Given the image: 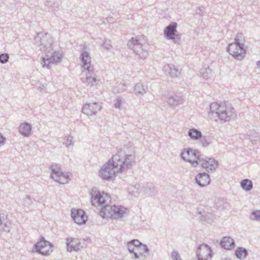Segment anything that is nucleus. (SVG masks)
<instances>
[{"label": "nucleus", "mask_w": 260, "mask_h": 260, "mask_svg": "<svg viewBox=\"0 0 260 260\" xmlns=\"http://www.w3.org/2000/svg\"><path fill=\"white\" fill-rule=\"evenodd\" d=\"M135 158L134 151H129L127 146H124L113 155L112 161L109 160L103 166L100 171V176L104 180H110L116 173L122 172L134 165Z\"/></svg>", "instance_id": "nucleus-1"}, {"label": "nucleus", "mask_w": 260, "mask_h": 260, "mask_svg": "<svg viewBox=\"0 0 260 260\" xmlns=\"http://www.w3.org/2000/svg\"><path fill=\"white\" fill-rule=\"evenodd\" d=\"M208 115L211 119L216 121L219 120L222 123L235 119L237 117V114L234 109L230 105H228L225 103L218 104L217 103H212L211 104Z\"/></svg>", "instance_id": "nucleus-2"}, {"label": "nucleus", "mask_w": 260, "mask_h": 260, "mask_svg": "<svg viewBox=\"0 0 260 260\" xmlns=\"http://www.w3.org/2000/svg\"><path fill=\"white\" fill-rule=\"evenodd\" d=\"M128 48L133 50L142 59H145L148 55L146 50L147 45L144 36H138L136 38H132L127 42Z\"/></svg>", "instance_id": "nucleus-3"}, {"label": "nucleus", "mask_w": 260, "mask_h": 260, "mask_svg": "<svg viewBox=\"0 0 260 260\" xmlns=\"http://www.w3.org/2000/svg\"><path fill=\"white\" fill-rule=\"evenodd\" d=\"M126 211V209L121 206L108 205L101 208L100 214L103 218L118 219L123 217Z\"/></svg>", "instance_id": "nucleus-4"}, {"label": "nucleus", "mask_w": 260, "mask_h": 260, "mask_svg": "<svg viewBox=\"0 0 260 260\" xmlns=\"http://www.w3.org/2000/svg\"><path fill=\"white\" fill-rule=\"evenodd\" d=\"M91 203L94 206H100L101 208L108 206L111 201L109 194L99 190L92 189L91 193Z\"/></svg>", "instance_id": "nucleus-5"}, {"label": "nucleus", "mask_w": 260, "mask_h": 260, "mask_svg": "<svg viewBox=\"0 0 260 260\" xmlns=\"http://www.w3.org/2000/svg\"><path fill=\"white\" fill-rule=\"evenodd\" d=\"M201 154L198 150L190 148H184L180 154V156L184 160L189 162L192 167L198 166V159H200Z\"/></svg>", "instance_id": "nucleus-6"}, {"label": "nucleus", "mask_w": 260, "mask_h": 260, "mask_svg": "<svg viewBox=\"0 0 260 260\" xmlns=\"http://www.w3.org/2000/svg\"><path fill=\"white\" fill-rule=\"evenodd\" d=\"M227 51L235 58L238 60L242 59L246 54V49L244 46L233 42L229 45L226 48Z\"/></svg>", "instance_id": "nucleus-7"}, {"label": "nucleus", "mask_w": 260, "mask_h": 260, "mask_svg": "<svg viewBox=\"0 0 260 260\" xmlns=\"http://www.w3.org/2000/svg\"><path fill=\"white\" fill-rule=\"evenodd\" d=\"M50 168L51 169V177L54 181L60 184L68 183L69 181L68 173L62 172L60 168L57 167L56 165H52Z\"/></svg>", "instance_id": "nucleus-8"}, {"label": "nucleus", "mask_w": 260, "mask_h": 260, "mask_svg": "<svg viewBox=\"0 0 260 260\" xmlns=\"http://www.w3.org/2000/svg\"><path fill=\"white\" fill-rule=\"evenodd\" d=\"M176 22H171L164 30V36L168 40H172L174 43H177L180 40V36L176 34Z\"/></svg>", "instance_id": "nucleus-9"}, {"label": "nucleus", "mask_w": 260, "mask_h": 260, "mask_svg": "<svg viewBox=\"0 0 260 260\" xmlns=\"http://www.w3.org/2000/svg\"><path fill=\"white\" fill-rule=\"evenodd\" d=\"M198 166L200 165L203 168L206 169L209 172V171L215 170L217 167L218 162L212 158H207L201 155L199 159H198Z\"/></svg>", "instance_id": "nucleus-10"}, {"label": "nucleus", "mask_w": 260, "mask_h": 260, "mask_svg": "<svg viewBox=\"0 0 260 260\" xmlns=\"http://www.w3.org/2000/svg\"><path fill=\"white\" fill-rule=\"evenodd\" d=\"M80 59L82 63V68L83 69L82 72L86 71L91 72L93 67L91 64V57L89 53L86 50H82L80 55Z\"/></svg>", "instance_id": "nucleus-11"}, {"label": "nucleus", "mask_w": 260, "mask_h": 260, "mask_svg": "<svg viewBox=\"0 0 260 260\" xmlns=\"http://www.w3.org/2000/svg\"><path fill=\"white\" fill-rule=\"evenodd\" d=\"M212 250L207 244H203L199 246L197 250V254L199 260H207L211 258Z\"/></svg>", "instance_id": "nucleus-12"}, {"label": "nucleus", "mask_w": 260, "mask_h": 260, "mask_svg": "<svg viewBox=\"0 0 260 260\" xmlns=\"http://www.w3.org/2000/svg\"><path fill=\"white\" fill-rule=\"evenodd\" d=\"M71 216L74 222L78 224H84L87 220V216L85 214V212L80 209H72Z\"/></svg>", "instance_id": "nucleus-13"}, {"label": "nucleus", "mask_w": 260, "mask_h": 260, "mask_svg": "<svg viewBox=\"0 0 260 260\" xmlns=\"http://www.w3.org/2000/svg\"><path fill=\"white\" fill-rule=\"evenodd\" d=\"M101 108V104L98 103L94 102L86 104L82 107V112L88 116H92L100 111Z\"/></svg>", "instance_id": "nucleus-14"}, {"label": "nucleus", "mask_w": 260, "mask_h": 260, "mask_svg": "<svg viewBox=\"0 0 260 260\" xmlns=\"http://www.w3.org/2000/svg\"><path fill=\"white\" fill-rule=\"evenodd\" d=\"M67 248L69 252L78 251L85 246L84 242H77V239L76 238H67Z\"/></svg>", "instance_id": "nucleus-15"}, {"label": "nucleus", "mask_w": 260, "mask_h": 260, "mask_svg": "<svg viewBox=\"0 0 260 260\" xmlns=\"http://www.w3.org/2000/svg\"><path fill=\"white\" fill-rule=\"evenodd\" d=\"M36 43H40V45L42 46L40 48V50L46 51V45L49 44L51 45L52 43V40L50 38V36L48 33L43 34L42 32L38 33L37 36L35 38Z\"/></svg>", "instance_id": "nucleus-16"}, {"label": "nucleus", "mask_w": 260, "mask_h": 260, "mask_svg": "<svg viewBox=\"0 0 260 260\" xmlns=\"http://www.w3.org/2000/svg\"><path fill=\"white\" fill-rule=\"evenodd\" d=\"M196 181L200 187H205L210 183V178L207 173H200L196 177Z\"/></svg>", "instance_id": "nucleus-17"}, {"label": "nucleus", "mask_w": 260, "mask_h": 260, "mask_svg": "<svg viewBox=\"0 0 260 260\" xmlns=\"http://www.w3.org/2000/svg\"><path fill=\"white\" fill-rule=\"evenodd\" d=\"M184 99L180 96L174 95H170L167 99V102L171 106L175 107L183 104Z\"/></svg>", "instance_id": "nucleus-18"}, {"label": "nucleus", "mask_w": 260, "mask_h": 260, "mask_svg": "<svg viewBox=\"0 0 260 260\" xmlns=\"http://www.w3.org/2000/svg\"><path fill=\"white\" fill-rule=\"evenodd\" d=\"M208 210L207 209V210H203L199 211V218L201 221L209 222L215 218L213 213L212 212L208 211Z\"/></svg>", "instance_id": "nucleus-19"}, {"label": "nucleus", "mask_w": 260, "mask_h": 260, "mask_svg": "<svg viewBox=\"0 0 260 260\" xmlns=\"http://www.w3.org/2000/svg\"><path fill=\"white\" fill-rule=\"evenodd\" d=\"M163 70L166 72H168L172 78H179L181 75V70H179L174 66H165Z\"/></svg>", "instance_id": "nucleus-20"}, {"label": "nucleus", "mask_w": 260, "mask_h": 260, "mask_svg": "<svg viewBox=\"0 0 260 260\" xmlns=\"http://www.w3.org/2000/svg\"><path fill=\"white\" fill-rule=\"evenodd\" d=\"M220 245L225 249H231L235 246L234 240L230 237L223 238L220 242Z\"/></svg>", "instance_id": "nucleus-21"}, {"label": "nucleus", "mask_w": 260, "mask_h": 260, "mask_svg": "<svg viewBox=\"0 0 260 260\" xmlns=\"http://www.w3.org/2000/svg\"><path fill=\"white\" fill-rule=\"evenodd\" d=\"M19 132L24 137H28L31 132V126L27 122L21 123L19 127Z\"/></svg>", "instance_id": "nucleus-22"}, {"label": "nucleus", "mask_w": 260, "mask_h": 260, "mask_svg": "<svg viewBox=\"0 0 260 260\" xmlns=\"http://www.w3.org/2000/svg\"><path fill=\"white\" fill-rule=\"evenodd\" d=\"M147 86L141 83H137L134 87V93L137 96L143 95L146 93Z\"/></svg>", "instance_id": "nucleus-23"}, {"label": "nucleus", "mask_w": 260, "mask_h": 260, "mask_svg": "<svg viewBox=\"0 0 260 260\" xmlns=\"http://www.w3.org/2000/svg\"><path fill=\"white\" fill-rule=\"evenodd\" d=\"M86 75V78L83 79V82H86L88 85H93L96 82V78L93 76V69L92 70L91 72L89 71H86L84 72Z\"/></svg>", "instance_id": "nucleus-24"}, {"label": "nucleus", "mask_w": 260, "mask_h": 260, "mask_svg": "<svg viewBox=\"0 0 260 260\" xmlns=\"http://www.w3.org/2000/svg\"><path fill=\"white\" fill-rule=\"evenodd\" d=\"M140 242L138 240H132L127 244L128 250L130 253L134 252L136 250H139V246Z\"/></svg>", "instance_id": "nucleus-25"}, {"label": "nucleus", "mask_w": 260, "mask_h": 260, "mask_svg": "<svg viewBox=\"0 0 260 260\" xmlns=\"http://www.w3.org/2000/svg\"><path fill=\"white\" fill-rule=\"evenodd\" d=\"M188 135L191 139L198 140L202 137V134L198 129L192 128L188 131Z\"/></svg>", "instance_id": "nucleus-26"}, {"label": "nucleus", "mask_w": 260, "mask_h": 260, "mask_svg": "<svg viewBox=\"0 0 260 260\" xmlns=\"http://www.w3.org/2000/svg\"><path fill=\"white\" fill-rule=\"evenodd\" d=\"M53 251V244L50 242L44 247L42 249H39L37 252L44 255H48Z\"/></svg>", "instance_id": "nucleus-27"}, {"label": "nucleus", "mask_w": 260, "mask_h": 260, "mask_svg": "<svg viewBox=\"0 0 260 260\" xmlns=\"http://www.w3.org/2000/svg\"><path fill=\"white\" fill-rule=\"evenodd\" d=\"M242 189L246 191L251 190L253 188V183L252 181L248 179L242 180L240 183Z\"/></svg>", "instance_id": "nucleus-28"}, {"label": "nucleus", "mask_w": 260, "mask_h": 260, "mask_svg": "<svg viewBox=\"0 0 260 260\" xmlns=\"http://www.w3.org/2000/svg\"><path fill=\"white\" fill-rule=\"evenodd\" d=\"M247 253V250L243 247H238L235 251V255L239 259L245 258Z\"/></svg>", "instance_id": "nucleus-29"}, {"label": "nucleus", "mask_w": 260, "mask_h": 260, "mask_svg": "<svg viewBox=\"0 0 260 260\" xmlns=\"http://www.w3.org/2000/svg\"><path fill=\"white\" fill-rule=\"evenodd\" d=\"M53 63L51 60V59L49 57V54H46L44 57H42L41 64L43 68L46 67L47 69H49L50 64Z\"/></svg>", "instance_id": "nucleus-30"}, {"label": "nucleus", "mask_w": 260, "mask_h": 260, "mask_svg": "<svg viewBox=\"0 0 260 260\" xmlns=\"http://www.w3.org/2000/svg\"><path fill=\"white\" fill-rule=\"evenodd\" d=\"M48 242L49 241H46L44 237H41L40 241L34 245V248L36 251H37L39 249H42L44 247L46 246Z\"/></svg>", "instance_id": "nucleus-31"}, {"label": "nucleus", "mask_w": 260, "mask_h": 260, "mask_svg": "<svg viewBox=\"0 0 260 260\" xmlns=\"http://www.w3.org/2000/svg\"><path fill=\"white\" fill-rule=\"evenodd\" d=\"M201 145L204 147H207L212 142V138L210 136H202L199 139Z\"/></svg>", "instance_id": "nucleus-32"}, {"label": "nucleus", "mask_w": 260, "mask_h": 260, "mask_svg": "<svg viewBox=\"0 0 260 260\" xmlns=\"http://www.w3.org/2000/svg\"><path fill=\"white\" fill-rule=\"evenodd\" d=\"M249 218L251 220L260 221V210H253L250 214Z\"/></svg>", "instance_id": "nucleus-33"}, {"label": "nucleus", "mask_w": 260, "mask_h": 260, "mask_svg": "<svg viewBox=\"0 0 260 260\" xmlns=\"http://www.w3.org/2000/svg\"><path fill=\"white\" fill-rule=\"evenodd\" d=\"M49 57L51 59L53 63L59 62L61 60L60 55L59 53L57 51H54L53 53H51Z\"/></svg>", "instance_id": "nucleus-34"}, {"label": "nucleus", "mask_w": 260, "mask_h": 260, "mask_svg": "<svg viewBox=\"0 0 260 260\" xmlns=\"http://www.w3.org/2000/svg\"><path fill=\"white\" fill-rule=\"evenodd\" d=\"M63 144H64L67 147L70 148L73 146L74 143L73 142V137L71 136L65 137L63 139Z\"/></svg>", "instance_id": "nucleus-35"}, {"label": "nucleus", "mask_w": 260, "mask_h": 260, "mask_svg": "<svg viewBox=\"0 0 260 260\" xmlns=\"http://www.w3.org/2000/svg\"><path fill=\"white\" fill-rule=\"evenodd\" d=\"M234 42L236 43L237 44H239L242 46H244V38L243 35L241 33L238 34L235 38Z\"/></svg>", "instance_id": "nucleus-36"}, {"label": "nucleus", "mask_w": 260, "mask_h": 260, "mask_svg": "<svg viewBox=\"0 0 260 260\" xmlns=\"http://www.w3.org/2000/svg\"><path fill=\"white\" fill-rule=\"evenodd\" d=\"M202 77L205 80H208L211 74V70L209 68H206L203 70L202 71Z\"/></svg>", "instance_id": "nucleus-37"}, {"label": "nucleus", "mask_w": 260, "mask_h": 260, "mask_svg": "<svg viewBox=\"0 0 260 260\" xmlns=\"http://www.w3.org/2000/svg\"><path fill=\"white\" fill-rule=\"evenodd\" d=\"M123 102V99L121 96H117L115 100L114 107L120 109Z\"/></svg>", "instance_id": "nucleus-38"}, {"label": "nucleus", "mask_w": 260, "mask_h": 260, "mask_svg": "<svg viewBox=\"0 0 260 260\" xmlns=\"http://www.w3.org/2000/svg\"><path fill=\"white\" fill-rule=\"evenodd\" d=\"M3 224H4V227L3 228V231L9 232L11 228V222L7 218L6 220L3 222Z\"/></svg>", "instance_id": "nucleus-39"}, {"label": "nucleus", "mask_w": 260, "mask_h": 260, "mask_svg": "<svg viewBox=\"0 0 260 260\" xmlns=\"http://www.w3.org/2000/svg\"><path fill=\"white\" fill-rule=\"evenodd\" d=\"M9 55L8 53H2L0 54V62L4 64L8 62Z\"/></svg>", "instance_id": "nucleus-40"}, {"label": "nucleus", "mask_w": 260, "mask_h": 260, "mask_svg": "<svg viewBox=\"0 0 260 260\" xmlns=\"http://www.w3.org/2000/svg\"><path fill=\"white\" fill-rule=\"evenodd\" d=\"M139 249H140L144 251V252L147 254V255H149V249L146 244H143L140 242V244L139 246Z\"/></svg>", "instance_id": "nucleus-41"}, {"label": "nucleus", "mask_w": 260, "mask_h": 260, "mask_svg": "<svg viewBox=\"0 0 260 260\" xmlns=\"http://www.w3.org/2000/svg\"><path fill=\"white\" fill-rule=\"evenodd\" d=\"M248 135L249 137H251L250 141L252 144H254V142L255 141V140L254 139V138L257 139V138L259 137L257 134H256L255 132L253 131L250 132Z\"/></svg>", "instance_id": "nucleus-42"}, {"label": "nucleus", "mask_w": 260, "mask_h": 260, "mask_svg": "<svg viewBox=\"0 0 260 260\" xmlns=\"http://www.w3.org/2000/svg\"><path fill=\"white\" fill-rule=\"evenodd\" d=\"M171 257L173 260H182L179 253L176 250H174L172 252Z\"/></svg>", "instance_id": "nucleus-43"}, {"label": "nucleus", "mask_w": 260, "mask_h": 260, "mask_svg": "<svg viewBox=\"0 0 260 260\" xmlns=\"http://www.w3.org/2000/svg\"><path fill=\"white\" fill-rule=\"evenodd\" d=\"M7 219V215H5L4 213H0V225L3 224L4 221L6 220Z\"/></svg>", "instance_id": "nucleus-44"}, {"label": "nucleus", "mask_w": 260, "mask_h": 260, "mask_svg": "<svg viewBox=\"0 0 260 260\" xmlns=\"http://www.w3.org/2000/svg\"><path fill=\"white\" fill-rule=\"evenodd\" d=\"M102 46L107 50H110L112 48V45L109 43L104 42L102 43Z\"/></svg>", "instance_id": "nucleus-45"}, {"label": "nucleus", "mask_w": 260, "mask_h": 260, "mask_svg": "<svg viewBox=\"0 0 260 260\" xmlns=\"http://www.w3.org/2000/svg\"><path fill=\"white\" fill-rule=\"evenodd\" d=\"M6 138L0 133V147L5 144Z\"/></svg>", "instance_id": "nucleus-46"}, {"label": "nucleus", "mask_w": 260, "mask_h": 260, "mask_svg": "<svg viewBox=\"0 0 260 260\" xmlns=\"http://www.w3.org/2000/svg\"><path fill=\"white\" fill-rule=\"evenodd\" d=\"M132 253L134 254V256L133 258H134L135 259H138L139 258V255L137 253V252L135 251L134 252H132Z\"/></svg>", "instance_id": "nucleus-47"}, {"label": "nucleus", "mask_w": 260, "mask_h": 260, "mask_svg": "<svg viewBox=\"0 0 260 260\" xmlns=\"http://www.w3.org/2000/svg\"><path fill=\"white\" fill-rule=\"evenodd\" d=\"M25 201L26 202H28V204H31V203H32L31 201V199H30V197L28 196H26V198L25 199Z\"/></svg>", "instance_id": "nucleus-48"}, {"label": "nucleus", "mask_w": 260, "mask_h": 260, "mask_svg": "<svg viewBox=\"0 0 260 260\" xmlns=\"http://www.w3.org/2000/svg\"><path fill=\"white\" fill-rule=\"evenodd\" d=\"M203 11V9H201V8H199L197 10H196V12L197 13H200V12H201L202 11Z\"/></svg>", "instance_id": "nucleus-49"}, {"label": "nucleus", "mask_w": 260, "mask_h": 260, "mask_svg": "<svg viewBox=\"0 0 260 260\" xmlns=\"http://www.w3.org/2000/svg\"><path fill=\"white\" fill-rule=\"evenodd\" d=\"M256 64L257 67L260 68V60L256 62Z\"/></svg>", "instance_id": "nucleus-50"}, {"label": "nucleus", "mask_w": 260, "mask_h": 260, "mask_svg": "<svg viewBox=\"0 0 260 260\" xmlns=\"http://www.w3.org/2000/svg\"><path fill=\"white\" fill-rule=\"evenodd\" d=\"M222 260H231V259H230L229 258H224V259H223Z\"/></svg>", "instance_id": "nucleus-51"}, {"label": "nucleus", "mask_w": 260, "mask_h": 260, "mask_svg": "<svg viewBox=\"0 0 260 260\" xmlns=\"http://www.w3.org/2000/svg\"><path fill=\"white\" fill-rule=\"evenodd\" d=\"M140 255H142V253L141 252L140 253Z\"/></svg>", "instance_id": "nucleus-52"}]
</instances>
